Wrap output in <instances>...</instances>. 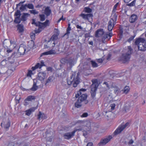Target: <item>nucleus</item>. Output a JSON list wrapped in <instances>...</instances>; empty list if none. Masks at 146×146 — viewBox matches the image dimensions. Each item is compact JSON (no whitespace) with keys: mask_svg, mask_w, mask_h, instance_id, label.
<instances>
[{"mask_svg":"<svg viewBox=\"0 0 146 146\" xmlns=\"http://www.w3.org/2000/svg\"><path fill=\"white\" fill-rule=\"evenodd\" d=\"M73 72L70 77V80L69 81H67V83H63L62 85L66 89H68L70 87V85L72 83L74 87H76L79 83V79L78 76L79 72Z\"/></svg>","mask_w":146,"mask_h":146,"instance_id":"1","label":"nucleus"},{"mask_svg":"<svg viewBox=\"0 0 146 146\" xmlns=\"http://www.w3.org/2000/svg\"><path fill=\"white\" fill-rule=\"evenodd\" d=\"M135 44L137 45L139 50L144 51L146 50V41L145 38H139L135 42Z\"/></svg>","mask_w":146,"mask_h":146,"instance_id":"2","label":"nucleus"},{"mask_svg":"<svg viewBox=\"0 0 146 146\" xmlns=\"http://www.w3.org/2000/svg\"><path fill=\"white\" fill-rule=\"evenodd\" d=\"M74 57H70L69 58H65L62 59V60L66 63L68 66L71 68L74 65Z\"/></svg>","mask_w":146,"mask_h":146,"instance_id":"3","label":"nucleus"},{"mask_svg":"<svg viewBox=\"0 0 146 146\" xmlns=\"http://www.w3.org/2000/svg\"><path fill=\"white\" fill-rule=\"evenodd\" d=\"M130 125L129 122H127L125 124H121L120 125L118 128L113 133L114 135H117L120 133L125 128Z\"/></svg>","mask_w":146,"mask_h":146,"instance_id":"4","label":"nucleus"},{"mask_svg":"<svg viewBox=\"0 0 146 146\" xmlns=\"http://www.w3.org/2000/svg\"><path fill=\"white\" fill-rule=\"evenodd\" d=\"M97 84L93 83L91 85L90 93L91 95V97L93 100H94L96 99L95 97L96 95V92L97 90L98 86H97Z\"/></svg>","mask_w":146,"mask_h":146,"instance_id":"5","label":"nucleus"},{"mask_svg":"<svg viewBox=\"0 0 146 146\" xmlns=\"http://www.w3.org/2000/svg\"><path fill=\"white\" fill-rule=\"evenodd\" d=\"M79 16L82 17L85 20H87L89 22L92 23V17L93 15L91 13L85 14L84 13H82Z\"/></svg>","mask_w":146,"mask_h":146,"instance_id":"6","label":"nucleus"},{"mask_svg":"<svg viewBox=\"0 0 146 146\" xmlns=\"http://www.w3.org/2000/svg\"><path fill=\"white\" fill-rule=\"evenodd\" d=\"M26 49L27 46L25 45L21 44L18 50V54L19 53V55L24 54L26 51Z\"/></svg>","mask_w":146,"mask_h":146,"instance_id":"7","label":"nucleus"},{"mask_svg":"<svg viewBox=\"0 0 146 146\" xmlns=\"http://www.w3.org/2000/svg\"><path fill=\"white\" fill-rule=\"evenodd\" d=\"M46 73L44 72H41L38 73L37 79L42 82L44 79L46 78Z\"/></svg>","mask_w":146,"mask_h":146,"instance_id":"8","label":"nucleus"},{"mask_svg":"<svg viewBox=\"0 0 146 146\" xmlns=\"http://www.w3.org/2000/svg\"><path fill=\"white\" fill-rule=\"evenodd\" d=\"M87 97V95L86 94H82L79 97L78 100L83 102V104H86L88 102V101L86 100Z\"/></svg>","mask_w":146,"mask_h":146,"instance_id":"9","label":"nucleus"},{"mask_svg":"<svg viewBox=\"0 0 146 146\" xmlns=\"http://www.w3.org/2000/svg\"><path fill=\"white\" fill-rule=\"evenodd\" d=\"M112 137L111 135H109L107 137L101 140L100 142L99 143L100 145H103L108 143L110 139H112Z\"/></svg>","mask_w":146,"mask_h":146,"instance_id":"10","label":"nucleus"},{"mask_svg":"<svg viewBox=\"0 0 146 146\" xmlns=\"http://www.w3.org/2000/svg\"><path fill=\"white\" fill-rule=\"evenodd\" d=\"M112 137L111 135H109L107 137L101 140L100 142L99 143L100 145H103L108 143L110 139H112Z\"/></svg>","mask_w":146,"mask_h":146,"instance_id":"11","label":"nucleus"},{"mask_svg":"<svg viewBox=\"0 0 146 146\" xmlns=\"http://www.w3.org/2000/svg\"><path fill=\"white\" fill-rule=\"evenodd\" d=\"M74 132L72 131L71 132L66 133L63 134V137L65 139L68 140L74 136Z\"/></svg>","mask_w":146,"mask_h":146,"instance_id":"12","label":"nucleus"},{"mask_svg":"<svg viewBox=\"0 0 146 146\" xmlns=\"http://www.w3.org/2000/svg\"><path fill=\"white\" fill-rule=\"evenodd\" d=\"M134 105V102L133 101H131L127 103L125 105L124 107V110L126 112L128 111L130 108L133 106Z\"/></svg>","mask_w":146,"mask_h":146,"instance_id":"13","label":"nucleus"},{"mask_svg":"<svg viewBox=\"0 0 146 146\" xmlns=\"http://www.w3.org/2000/svg\"><path fill=\"white\" fill-rule=\"evenodd\" d=\"M130 58V56L127 54L125 53L122 54L121 57V60L124 63H125L129 61Z\"/></svg>","mask_w":146,"mask_h":146,"instance_id":"14","label":"nucleus"},{"mask_svg":"<svg viewBox=\"0 0 146 146\" xmlns=\"http://www.w3.org/2000/svg\"><path fill=\"white\" fill-rule=\"evenodd\" d=\"M45 65L44 64V62L42 60L40 62V63H37L34 67H32V69L33 71L36 69L39 68H41L43 66H45Z\"/></svg>","mask_w":146,"mask_h":146,"instance_id":"15","label":"nucleus"},{"mask_svg":"<svg viewBox=\"0 0 146 146\" xmlns=\"http://www.w3.org/2000/svg\"><path fill=\"white\" fill-rule=\"evenodd\" d=\"M104 34V32L103 31V29H99L96 31L95 33V36L96 37H100L103 35Z\"/></svg>","mask_w":146,"mask_h":146,"instance_id":"16","label":"nucleus"},{"mask_svg":"<svg viewBox=\"0 0 146 146\" xmlns=\"http://www.w3.org/2000/svg\"><path fill=\"white\" fill-rule=\"evenodd\" d=\"M30 15L28 13H23L21 18V20L23 21H26L27 20V17Z\"/></svg>","mask_w":146,"mask_h":146,"instance_id":"17","label":"nucleus"},{"mask_svg":"<svg viewBox=\"0 0 146 146\" xmlns=\"http://www.w3.org/2000/svg\"><path fill=\"white\" fill-rule=\"evenodd\" d=\"M38 87V86L36 85V83L34 82L32 87L31 89H27V90L29 91L30 90L35 91L37 90Z\"/></svg>","mask_w":146,"mask_h":146,"instance_id":"18","label":"nucleus"},{"mask_svg":"<svg viewBox=\"0 0 146 146\" xmlns=\"http://www.w3.org/2000/svg\"><path fill=\"white\" fill-rule=\"evenodd\" d=\"M137 19V16L135 15H133L130 18L129 21L131 23H133L135 22Z\"/></svg>","mask_w":146,"mask_h":146,"instance_id":"19","label":"nucleus"},{"mask_svg":"<svg viewBox=\"0 0 146 146\" xmlns=\"http://www.w3.org/2000/svg\"><path fill=\"white\" fill-rule=\"evenodd\" d=\"M46 118V116L44 113H42L40 111L39 112V114L38 115L37 118L38 119H40V118L44 119Z\"/></svg>","mask_w":146,"mask_h":146,"instance_id":"20","label":"nucleus"},{"mask_svg":"<svg viewBox=\"0 0 146 146\" xmlns=\"http://www.w3.org/2000/svg\"><path fill=\"white\" fill-rule=\"evenodd\" d=\"M103 35L102 38V42L103 43H105L107 41H108L107 40L109 38H108L109 37L107 33L104 34Z\"/></svg>","mask_w":146,"mask_h":146,"instance_id":"21","label":"nucleus"},{"mask_svg":"<svg viewBox=\"0 0 146 146\" xmlns=\"http://www.w3.org/2000/svg\"><path fill=\"white\" fill-rule=\"evenodd\" d=\"M51 13V10L50 9L49 7H46L44 10V13L46 16H49Z\"/></svg>","mask_w":146,"mask_h":146,"instance_id":"22","label":"nucleus"},{"mask_svg":"<svg viewBox=\"0 0 146 146\" xmlns=\"http://www.w3.org/2000/svg\"><path fill=\"white\" fill-rule=\"evenodd\" d=\"M35 109L34 108H31L28 110H27L25 112L26 113L25 114L26 115L29 116L30 115L31 113L34 111Z\"/></svg>","mask_w":146,"mask_h":146,"instance_id":"23","label":"nucleus"},{"mask_svg":"<svg viewBox=\"0 0 146 146\" xmlns=\"http://www.w3.org/2000/svg\"><path fill=\"white\" fill-rule=\"evenodd\" d=\"M133 52V49L130 46H127V52L125 53L127 54L130 56L131 54Z\"/></svg>","mask_w":146,"mask_h":146,"instance_id":"24","label":"nucleus"},{"mask_svg":"<svg viewBox=\"0 0 146 146\" xmlns=\"http://www.w3.org/2000/svg\"><path fill=\"white\" fill-rule=\"evenodd\" d=\"M54 53V51L53 50H51L48 51L46 52L43 53L42 54V55H42H47L48 54H53Z\"/></svg>","mask_w":146,"mask_h":146,"instance_id":"25","label":"nucleus"},{"mask_svg":"<svg viewBox=\"0 0 146 146\" xmlns=\"http://www.w3.org/2000/svg\"><path fill=\"white\" fill-rule=\"evenodd\" d=\"M17 29L19 33H21L23 31V26L21 24L18 25L17 26Z\"/></svg>","mask_w":146,"mask_h":146,"instance_id":"26","label":"nucleus"},{"mask_svg":"<svg viewBox=\"0 0 146 146\" xmlns=\"http://www.w3.org/2000/svg\"><path fill=\"white\" fill-rule=\"evenodd\" d=\"M82 103H83V102L78 100L77 102L75 103V107L77 108L80 107L82 105Z\"/></svg>","mask_w":146,"mask_h":146,"instance_id":"27","label":"nucleus"},{"mask_svg":"<svg viewBox=\"0 0 146 146\" xmlns=\"http://www.w3.org/2000/svg\"><path fill=\"white\" fill-rule=\"evenodd\" d=\"M35 97L33 96H28L27 98L25 99V101H31L32 100H35Z\"/></svg>","mask_w":146,"mask_h":146,"instance_id":"28","label":"nucleus"},{"mask_svg":"<svg viewBox=\"0 0 146 146\" xmlns=\"http://www.w3.org/2000/svg\"><path fill=\"white\" fill-rule=\"evenodd\" d=\"M84 11L86 13H90L92 12V10L89 7H85L84 8Z\"/></svg>","mask_w":146,"mask_h":146,"instance_id":"29","label":"nucleus"},{"mask_svg":"<svg viewBox=\"0 0 146 146\" xmlns=\"http://www.w3.org/2000/svg\"><path fill=\"white\" fill-rule=\"evenodd\" d=\"M10 124L11 123L10 122V121L8 120V121L6 122V123L4 124V128L5 129H8L10 127Z\"/></svg>","mask_w":146,"mask_h":146,"instance_id":"30","label":"nucleus"},{"mask_svg":"<svg viewBox=\"0 0 146 146\" xmlns=\"http://www.w3.org/2000/svg\"><path fill=\"white\" fill-rule=\"evenodd\" d=\"M58 38V35L56 34L53 35L50 39V41H54L56 40Z\"/></svg>","mask_w":146,"mask_h":146,"instance_id":"31","label":"nucleus"},{"mask_svg":"<svg viewBox=\"0 0 146 146\" xmlns=\"http://www.w3.org/2000/svg\"><path fill=\"white\" fill-rule=\"evenodd\" d=\"M116 22L114 21L112 19H111L110 21L108 22V25H112L114 27V25L115 24Z\"/></svg>","mask_w":146,"mask_h":146,"instance_id":"32","label":"nucleus"},{"mask_svg":"<svg viewBox=\"0 0 146 146\" xmlns=\"http://www.w3.org/2000/svg\"><path fill=\"white\" fill-rule=\"evenodd\" d=\"M123 93L127 94L129 91V88L128 86H125L123 90Z\"/></svg>","mask_w":146,"mask_h":146,"instance_id":"33","label":"nucleus"},{"mask_svg":"<svg viewBox=\"0 0 146 146\" xmlns=\"http://www.w3.org/2000/svg\"><path fill=\"white\" fill-rule=\"evenodd\" d=\"M34 45V42L32 40H31L28 43V46L30 48H33Z\"/></svg>","mask_w":146,"mask_h":146,"instance_id":"34","label":"nucleus"},{"mask_svg":"<svg viewBox=\"0 0 146 146\" xmlns=\"http://www.w3.org/2000/svg\"><path fill=\"white\" fill-rule=\"evenodd\" d=\"M52 81V78L51 77H49L47 80H46L45 85L46 86H47L48 84V83H50Z\"/></svg>","mask_w":146,"mask_h":146,"instance_id":"35","label":"nucleus"},{"mask_svg":"<svg viewBox=\"0 0 146 146\" xmlns=\"http://www.w3.org/2000/svg\"><path fill=\"white\" fill-rule=\"evenodd\" d=\"M21 21H22L21 20L20 17L18 16L15 18L14 22L16 23H20Z\"/></svg>","mask_w":146,"mask_h":146,"instance_id":"36","label":"nucleus"},{"mask_svg":"<svg viewBox=\"0 0 146 146\" xmlns=\"http://www.w3.org/2000/svg\"><path fill=\"white\" fill-rule=\"evenodd\" d=\"M27 7L29 9H33L34 7L32 3H29L26 4Z\"/></svg>","mask_w":146,"mask_h":146,"instance_id":"37","label":"nucleus"},{"mask_svg":"<svg viewBox=\"0 0 146 146\" xmlns=\"http://www.w3.org/2000/svg\"><path fill=\"white\" fill-rule=\"evenodd\" d=\"M37 24V26H38L39 28L42 29L44 27L43 23H42L38 21Z\"/></svg>","mask_w":146,"mask_h":146,"instance_id":"38","label":"nucleus"},{"mask_svg":"<svg viewBox=\"0 0 146 146\" xmlns=\"http://www.w3.org/2000/svg\"><path fill=\"white\" fill-rule=\"evenodd\" d=\"M71 30V27H68V28L66 30V33L64 35V36H65L66 35H67L68 36V35L70 33V31Z\"/></svg>","mask_w":146,"mask_h":146,"instance_id":"39","label":"nucleus"},{"mask_svg":"<svg viewBox=\"0 0 146 146\" xmlns=\"http://www.w3.org/2000/svg\"><path fill=\"white\" fill-rule=\"evenodd\" d=\"M142 80L140 78H137L136 81V83L138 84H140L142 83Z\"/></svg>","mask_w":146,"mask_h":146,"instance_id":"40","label":"nucleus"},{"mask_svg":"<svg viewBox=\"0 0 146 146\" xmlns=\"http://www.w3.org/2000/svg\"><path fill=\"white\" fill-rule=\"evenodd\" d=\"M26 7H27L26 4L25 5H22L21 7L20 8V9L23 11L26 9Z\"/></svg>","mask_w":146,"mask_h":146,"instance_id":"41","label":"nucleus"},{"mask_svg":"<svg viewBox=\"0 0 146 146\" xmlns=\"http://www.w3.org/2000/svg\"><path fill=\"white\" fill-rule=\"evenodd\" d=\"M39 16L40 17V20L41 21H43L45 20V18L44 15H39Z\"/></svg>","mask_w":146,"mask_h":146,"instance_id":"42","label":"nucleus"},{"mask_svg":"<svg viewBox=\"0 0 146 146\" xmlns=\"http://www.w3.org/2000/svg\"><path fill=\"white\" fill-rule=\"evenodd\" d=\"M136 2V0H134L131 3L127 4V5L131 7L135 5Z\"/></svg>","mask_w":146,"mask_h":146,"instance_id":"43","label":"nucleus"},{"mask_svg":"<svg viewBox=\"0 0 146 146\" xmlns=\"http://www.w3.org/2000/svg\"><path fill=\"white\" fill-rule=\"evenodd\" d=\"M91 64L92 66L94 67H96L98 66V64L95 62L93 61H91Z\"/></svg>","mask_w":146,"mask_h":146,"instance_id":"44","label":"nucleus"},{"mask_svg":"<svg viewBox=\"0 0 146 146\" xmlns=\"http://www.w3.org/2000/svg\"><path fill=\"white\" fill-rule=\"evenodd\" d=\"M29 11L31 13L33 14L34 15L36 14H38V12L36 11L35 10H30Z\"/></svg>","mask_w":146,"mask_h":146,"instance_id":"45","label":"nucleus"},{"mask_svg":"<svg viewBox=\"0 0 146 146\" xmlns=\"http://www.w3.org/2000/svg\"><path fill=\"white\" fill-rule=\"evenodd\" d=\"M117 14L116 13H114L113 14V15L111 19H112L114 21L116 22L117 21Z\"/></svg>","mask_w":146,"mask_h":146,"instance_id":"46","label":"nucleus"},{"mask_svg":"<svg viewBox=\"0 0 146 146\" xmlns=\"http://www.w3.org/2000/svg\"><path fill=\"white\" fill-rule=\"evenodd\" d=\"M84 123L86 124V126L87 127H90V126L91 123L89 121H85Z\"/></svg>","mask_w":146,"mask_h":146,"instance_id":"47","label":"nucleus"},{"mask_svg":"<svg viewBox=\"0 0 146 146\" xmlns=\"http://www.w3.org/2000/svg\"><path fill=\"white\" fill-rule=\"evenodd\" d=\"M15 15L16 16H19L21 15V14L20 13V11L18 10L15 13Z\"/></svg>","mask_w":146,"mask_h":146,"instance_id":"48","label":"nucleus"},{"mask_svg":"<svg viewBox=\"0 0 146 146\" xmlns=\"http://www.w3.org/2000/svg\"><path fill=\"white\" fill-rule=\"evenodd\" d=\"M115 106V104L114 103L110 104V107H111V111H113L114 110Z\"/></svg>","mask_w":146,"mask_h":146,"instance_id":"49","label":"nucleus"},{"mask_svg":"<svg viewBox=\"0 0 146 146\" xmlns=\"http://www.w3.org/2000/svg\"><path fill=\"white\" fill-rule=\"evenodd\" d=\"M114 92L115 93H117L118 92H119L120 89L117 87L115 86L114 87Z\"/></svg>","mask_w":146,"mask_h":146,"instance_id":"50","label":"nucleus"},{"mask_svg":"<svg viewBox=\"0 0 146 146\" xmlns=\"http://www.w3.org/2000/svg\"><path fill=\"white\" fill-rule=\"evenodd\" d=\"M32 74V71L31 70L28 71L27 74V77H31V74Z\"/></svg>","mask_w":146,"mask_h":146,"instance_id":"51","label":"nucleus"},{"mask_svg":"<svg viewBox=\"0 0 146 146\" xmlns=\"http://www.w3.org/2000/svg\"><path fill=\"white\" fill-rule=\"evenodd\" d=\"M113 27L112 25H108V31H112Z\"/></svg>","mask_w":146,"mask_h":146,"instance_id":"52","label":"nucleus"},{"mask_svg":"<svg viewBox=\"0 0 146 146\" xmlns=\"http://www.w3.org/2000/svg\"><path fill=\"white\" fill-rule=\"evenodd\" d=\"M135 37V36H131L127 40V41L129 42H130L131 41L133 40Z\"/></svg>","mask_w":146,"mask_h":146,"instance_id":"53","label":"nucleus"},{"mask_svg":"<svg viewBox=\"0 0 146 146\" xmlns=\"http://www.w3.org/2000/svg\"><path fill=\"white\" fill-rule=\"evenodd\" d=\"M36 20L35 19H32V24L35 25L36 26H37L38 24V22H36Z\"/></svg>","mask_w":146,"mask_h":146,"instance_id":"54","label":"nucleus"},{"mask_svg":"<svg viewBox=\"0 0 146 146\" xmlns=\"http://www.w3.org/2000/svg\"><path fill=\"white\" fill-rule=\"evenodd\" d=\"M49 22V21L47 19L43 23L44 27L46 26L47 25Z\"/></svg>","mask_w":146,"mask_h":146,"instance_id":"55","label":"nucleus"},{"mask_svg":"<svg viewBox=\"0 0 146 146\" xmlns=\"http://www.w3.org/2000/svg\"><path fill=\"white\" fill-rule=\"evenodd\" d=\"M7 61L6 60H2L1 63V64L3 66L5 65L6 64V61Z\"/></svg>","mask_w":146,"mask_h":146,"instance_id":"56","label":"nucleus"},{"mask_svg":"<svg viewBox=\"0 0 146 146\" xmlns=\"http://www.w3.org/2000/svg\"><path fill=\"white\" fill-rule=\"evenodd\" d=\"M118 4H119V3H116V4L114 6L113 8V10L112 11V13H113V12H115V11L116 9V8L117 7V5H118Z\"/></svg>","mask_w":146,"mask_h":146,"instance_id":"57","label":"nucleus"},{"mask_svg":"<svg viewBox=\"0 0 146 146\" xmlns=\"http://www.w3.org/2000/svg\"><path fill=\"white\" fill-rule=\"evenodd\" d=\"M88 116V114L87 113H84L81 115L82 117H86Z\"/></svg>","mask_w":146,"mask_h":146,"instance_id":"58","label":"nucleus"},{"mask_svg":"<svg viewBox=\"0 0 146 146\" xmlns=\"http://www.w3.org/2000/svg\"><path fill=\"white\" fill-rule=\"evenodd\" d=\"M108 34V37H109V38L107 40H109L110 38L112 36V34L111 33H107Z\"/></svg>","mask_w":146,"mask_h":146,"instance_id":"59","label":"nucleus"},{"mask_svg":"<svg viewBox=\"0 0 146 146\" xmlns=\"http://www.w3.org/2000/svg\"><path fill=\"white\" fill-rule=\"evenodd\" d=\"M82 94L81 92H80V91H78V92L77 94L76 95L75 97L76 98H78L79 96L81 95Z\"/></svg>","mask_w":146,"mask_h":146,"instance_id":"60","label":"nucleus"},{"mask_svg":"<svg viewBox=\"0 0 146 146\" xmlns=\"http://www.w3.org/2000/svg\"><path fill=\"white\" fill-rule=\"evenodd\" d=\"M103 60L104 59H102V58H99L97 59V62L99 63H102Z\"/></svg>","mask_w":146,"mask_h":146,"instance_id":"61","label":"nucleus"},{"mask_svg":"<svg viewBox=\"0 0 146 146\" xmlns=\"http://www.w3.org/2000/svg\"><path fill=\"white\" fill-rule=\"evenodd\" d=\"M82 128H79V129H75L73 131V132H74V134H75V133L77 131H82Z\"/></svg>","mask_w":146,"mask_h":146,"instance_id":"62","label":"nucleus"},{"mask_svg":"<svg viewBox=\"0 0 146 146\" xmlns=\"http://www.w3.org/2000/svg\"><path fill=\"white\" fill-rule=\"evenodd\" d=\"M52 140V137L51 136L47 138V140L49 141H51Z\"/></svg>","mask_w":146,"mask_h":146,"instance_id":"63","label":"nucleus"},{"mask_svg":"<svg viewBox=\"0 0 146 146\" xmlns=\"http://www.w3.org/2000/svg\"><path fill=\"white\" fill-rule=\"evenodd\" d=\"M76 28L78 29H80L81 30L83 28L81 26L79 25H76Z\"/></svg>","mask_w":146,"mask_h":146,"instance_id":"64","label":"nucleus"}]
</instances>
